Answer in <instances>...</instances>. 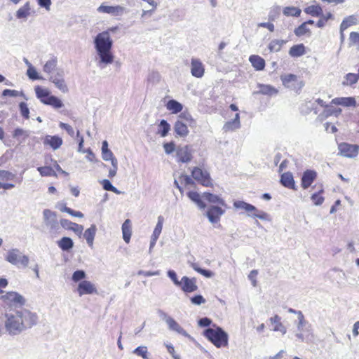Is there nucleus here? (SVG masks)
Instances as JSON below:
<instances>
[{
  "mask_svg": "<svg viewBox=\"0 0 359 359\" xmlns=\"http://www.w3.org/2000/svg\"><path fill=\"white\" fill-rule=\"evenodd\" d=\"M5 328L11 334H18L32 328L38 323V316L28 309L7 312L5 314Z\"/></svg>",
  "mask_w": 359,
  "mask_h": 359,
  "instance_id": "nucleus-1",
  "label": "nucleus"
},
{
  "mask_svg": "<svg viewBox=\"0 0 359 359\" xmlns=\"http://www.w3.org/2000/svg\"><path fill=\"white\" fill-rule=\"evenodd\" d=\"M96 50L100 55V61L105 64L113 62L114 56L111 52L112 40L107 31L99 33L95 39Z\"/></svg>",
  "mask_w": 359,
  "mask_h": 359,
  "instance_id": "nucleus-2",
  "label": "nucleus"
},
{
  "mask_svg": "<svg viewBox=\"0 0 359 359\" xmlns=\"http://www.w3.org/2000/svg\"><path fill=\"white\" fill-rule=\"evenodd\" d=\"M317 105H319L323 109V111L319 114L320 121H323L330 116L334 115L337 113L335 108L332 105L325 104V102L320 99H318L315 102H306L302 106V113L304 114H308L311 111H313L315 114H317L320 111V109L318 108Z\"/></svg>",
  "mask_w": 359,
  "mask_h": 359,
  "instance_id": "nucleus-3",
  "label": "nucleus"
},
{
  "mask_svg": "<svg viewBox=\"0 0 359 359\" xmlns=\"http://www.w3.org/2000/svg\"><path fill=\"white\" fill-rule=\"evenodd\" d=\"M214 328H208L204 330L203 336L208 339L217 348L228 346L229 337L221 327L214 326Z\"/></svg>",
  "mask_w": 359,
  "mask_h": 359,
  "instance_id": "nucleus-4",
  "label": "nucleus"
},
{
  "mask_svg": "<svg viewBox=\"0 0 359 359\" xmlns=\"http://www.w3.org/2000/svg\"><path fill=\"white\" fill-rule=\"evenodd\" d=\"M2 306L9 310L13 308L23 306L26 303L25 298L17 292L9 291L0 297Z\"/></svg>",
  "mask_w": 359,
  "mask_h": 359,
  "instance_id": "nucleus-5",
  "label": "nucleus"
},
{
  "mask_svg": "<svg viewBox=\"0 0 359 359\" xmlns=\"http://www.w3.org/2000/svg\"><path fill=\"white\" fill-rule=\"evenodd\" d=\"M191 177L205 187H212V180L208 170L202 169L200 167H194L191 170Z\"/></svg>",
  "mask_w": 359,
  "mask_h": 359,
  "instance_id": "nucleus-6",
  "label": "nucleus"
},
{
  "mask_svg": "<svg viewBox=\"0 0 359 359\" xmlns=\"http://www.w3.org/2000/svg\"><path fill=\"white\" fill-rule=\"evenodd\" d=\"M281 81L283 86L296 93L302 90L304 86L303 80L295 74H288L281 76Z\"/></svg>",
  "mask_w": 359,
  "mask_h": 359,
  "instance_id": "nucleus-7",
  "label": "nucleus"
},
{
  "mask_svg": "<svg viewBox=\"0 0 359 359\" xmlns=\"http://www.w3.org/2000/svg\"><path fill=\"white\" fill-rule=\"evenodd\" d=\"M233 206L237 209H243L249 213V215L257 217L262 219L266 218V213L258 211L256 207L242 201H236L233 203Z\"/></svg>",
  "mask_w": 359,
  "mask_h": 359,
  "instance_id": "nucleus-8",
  "label": "nucleus"
},
{
  "mask_svg": "<svg viewBox=\"0 0 359 359\" xmlns=\"http://www.w3.org/2000/svg\"><path fill=\"white\" fill-rule=\"evenodd\" d=\"M6 259L14 265H21L22 266L26 267L29 264V258L25 255H22L18 250H10Z\"/></svg>",
  "mask_w": 359,
  "mask_h": 359,
  "instance_id": "nucleus-9",
  "label": "nucleus"
},
{
  "mask_svg": "<svg viewBox=\"0 0 359 359\" xmlns=\"http://www.w3.org/2000/svg\"><path fill=\"white\" fill-rule=\"evenodd\" d=\"M194 151L190 145L178 147L176 149L177 162L187 163L193 159Z\"/></svg>",
  "mask_w": 359,
  "mask_h": 359,
  "instance_id": "nucleus-10",
  "label": "nucleus"
},
{
  "mask_svg": "<svg viewBox=\"0 0 359 359\" xmlns=\"http://www.w3.org/2000/svg\"><path fill=\"white\" fill-rule=\"evenodd\" d=\"M97 11L100 13L109 14L114 17L121 16L126 13V8L120 5L106 6L102 4L97 8Z\"/></svg>",
  "mask_w": 359,
  "mask_h": 359,
  "instance_id": "nucleus-11",
  "label": "nucleus"
},
{
  "mask_svg": "<svg viewBox=\"0 0 359 359\" xmlns=\"http://www.w3.org/2000/svg\"><path fill=\"white\" fill-rule=\"evenodd\" d=\"M338 149L341 155L345 157L353 158L358 154L359 146L357 144L341 143L338 145Z\"/></svg>",
  "mask_w": 359,
  "mask_h": 359,
  "instance_id": "nucleus-12",
  "label": "nucleus"
},
{
  "mask_svg": "<svg viewBox=\"0 0 359 359\" xmlns=\"http://www.w3.org/2000/svg\"><path fill=\"white\" fill-rule=\"evenodd\" d=\"M178 287L186 293L194 292L198 290L196 279L195 278H190L187 276L182 278Z\"/></svg>",
  "mask_w": 359,
  "mask_h": 359,
  "instance_id": "nucleus-13",
  "label": "nucleus"
},
{
  "mask_svg": "<svg viewBox=\"0 0 359 359\" xmlns=\"http://www.w3.org/2000/svg\"><path fill=\"white\" fill-rule=\"evenodd\" d=\"M77 292L79 296H83L85 294H97V290L95 285L90 281L82 280L78 285Z\"/></svg>",
  "mask_w": 359,
  "mask_h": 359,
  "instance_id": "nucleus-14",
  "label": "nucleus"
},
{
  "mask_svg": "<svg viewBox=\"0 0 359 359\" xmlns=\"http://www.w3.org/2000/svg\"><path fill=\"white\" fill-rule=\"evenodd\" d=\"M191 75L196 78H201L205 74V66L199 59H191Z\"/></svg>",
  "mask_w": 359,
  "mask_h": 359,
  "instance_id": "nucleus-15",
  "label": "nucleus"
},
{
  "mask_svg": "<svg viewBox=\"0 0 359 359\" xmlns=\"http://www.w3.org/2000/svg\"><path fill=\"white\" fill-rule=\"evenodd\" d=\"M225 210L219 206H210L207 210L206 215L211 223H217Z\"/></svg>",
  "mask_w": 359,
  "mask_h": 359,
  "instance_id": "nucleus-16",
  "label": "nucleus"
},
{
  "mask_svg": "<svg viewBox=\"0 0 359 359\" xmlns=\"http://www.w3.org/2000/svg\"><path fill=\"white\" fill-rule=\"evenodd\" d=\"M317 177V173L312 170H306L302 177L301 185L303 189L309 188Z\"/></svg>",
  "mask_w": 359,
  "mask_h": 359,
  "instance_id": "nucleus-17",
  "label": "nucleus"
},
{
  "mask_svg": "<svg viewBox=\"0 0 359 359\" xmlns=\"http://www.w3.org/2000/svg\"><path fill=\"white\" fill-rule=\"evenodd\" d=\"M60 222L61 226L65 229L72 230L78 234H81L83 232V227L82 225L72 222L67 219H62Z\"/></svg>",
  "mask_w": 359,
  "mask_h": 359,
  "instance_id": "nucleus-18",
  "label": "nucleus"
},
{
  "mask_svg": "<svg viewBox=\"0 0 359 359\" xmlns=\"http://www.w3.org/2000/svg\"><path fill=\"white\" fill-rule=\"evenodd\" d=\"M50 81L53 82L55 86L62 93H67L68 88L62 77V75L57 73V74L50 77Z\"/></svg>",
  "mask_w": 359,
  "mask_h": 359,
  "instance_id": "nucleus-19",
  "label": "nucleus"
},
{
  "mask_svg": "<svg viewBox=\"0 0 359 359\" xmlns=\"http://www.w3.org/2000/svg\"><path fill=\"white\" fill-rule=\"evenodd\" d=\"M62 142V138L57 135H46L43 140V144L50 146L54 150L60 148Z\"/></svg>",
  "mask_w": 359,
  "mask_h": 359,
  "instance_id": "nucleus-20",
  "label": "nucleus"
},
{
  "mask_svg": "<svg viewBox=\"0 0 359 359\" xmlns=\"http://www.w3.org/2000/svg\"><path fill=\"white\" fill-rule=\"evenodd\" d=\"M102 157L106 161H110L111 165H114L117 162L112 151L108 148V142L106 140L103 141L102 144Z\"/></svg>",
  "mask_w": 359,
  "mask_h": 359,
  "instance_id": "nucleus-21",
  "label": "nucleus"
},
{
  "mask_svg": "<svg viewBox=\"0 0 359 359\" xmlns=\"http://www.w3.org/2000/svg\"><path fill=\"white\" fill-rule=\"evenodd\" d=\"M252 66L257 71H262L264 69L266 63L265 60L259 55H252L249 57Z\"/></svg>",
  "mask_w": 359,
  "mask_h": 359,
  "instance_id": "nucleus-22",
  "label": "nucleus"
},
{
  "mask_svg": "<svg viewBox=\"0 0 359 359\" xmlns=\"http://www.w3.org/2000/svg\"><path fill=\"white\" fill-rule=\"evenodd\" d=\"M174 130L177 136L182 137H187L189 132L187 124L182 121H177L175 123Z\"/></svg>",
  "mask_w": 359,
  "mask_h": 359,
  "instance_id": "nucleus-23",
  "label": "nucleus"
},
{
  "mask_svg": "<svg viewBox=\"0 0 359 359\" xmlns=\"http://www.w3.org/2000/svg\"><path fill=\"white\" fill-rule=\"evenodd\" d=\"M123 238L126 243H129L132 235V224L129 219L125 220L122 224Z\"/></svg>",
  "mask_w": 359,
  "mask_h": 359,
  "instance_id": "nucleus-24",
  "label": "nucleus"
},
{
  "mask_svg": "<svg viewBox=\"0 0 359 359\" xmlns=\"http://www.w3.org/2000/svg\"><path fill=\"white\" fill-rule=\"evenodd\" d=\"M34 90L37 98L45 104L46 101H48L49 97L51 96L49 90L40 86H36Z\"/></svg>",
  "mask_w": 359,
  "mask_h": 359,
  "instance_id": "nucleus-25",
  "label": "nucleus"
},
{
  "mask_svg": "<svg viewBox=\"0 0 359 359\" xmlns=\"http://www.w3.org/2000/svg\"><path fill=\"white\" fill-rule=\"evenodd\" d=\"M282 184L289 189L295 190V183L292 173L287 172L283 173L280 177Z\"/></svg>",
  "mask_w": 359,
  "mask_h": 359,
  "instance_id": "nucleus-26",
  "label": "nucleus"
},
{
  "mask_svg": "<svg viewBox=\"0 0 359 359\" xmlns=\"http://www.w3.org/2000/svg\"><path fill=\"white\" fill-rule=\"evenodd\" d=\"M187 195L200 209H205L206 208V204L202 201L201 196L197 191H190L187 192Z\"/></svg>",
  "mask_w": 359,
  "mask_h": 359,
  "instance_id": "nucleus-27",
  "label": "nucleus"
},
{
  "mask_svg": "<svg viewBox=\"0 0 359 359\" xmlns=\"http://www.w3.org/2000/svg\"><path fill=\"white\" fill-rule=\"evenodd\" d=\"M203 197L210 203H217L223 207L226 206L225 201L222 198L210 192H204Z\"/></svg>",
  "mask_w": 359,
  "mask_h": 359,
  "instance_id": "nucleus-28",
  "label": "nucleus"
},
{
  "mask_svg": "<svg viewBox=\"0 0 359 359\" xmlns=\"http://www.w3.org/2000/svg\"><path fill=\"white\" fill-rule=\"evenodd\" d=\"M163 222H164L163 217L161 215L158 216L156 226V227L153 231L152 236H151V244H155L156 241L159 238V236H160L162 229H163Z\"/></svg>",
  "mask_w": 359,
  "mask_h": 359,
  "instance_id": "nucleus-29",
  "label": "nucleus"
},
{
  "mask_svg": "<svg viewBox=\"0 0 359 359\" xmlns=\"http://www.w3.org/2000/svg\"><path fill=\"white\" fill-rule=\"evenodd\" d=\"M306 47L303 43L292 46L289 50V55L292 57H298L306 53Z\"/></svg>",
  "mask_w": 359,
  "mask_h": 359,
  "instance_id": "nucleus-30",
  "label": "nucleus"
},
{
  "mask_svg": "<svg viewBox=\"0 0 359 359\" xmlns=\"http://www.w3.org/2000/svg\"><path fill=\"white\" fill-rule=\"evenodd\" d=\"M240 126V114L239 113H236L233 120L228 121L224 124V130L226 132L233 131L236 129L239 128Z\"/></svg>",
  "mask_w": 359,
  "mask_h": 359,
  "instance_id": "nucleus-31",
  "label": "nucleus"
},
{
  "mask_svg": "<svg viewBox=\"0 0 359 359\" xmlns=\"http://www.w3.org/2000/svg\"><path fill=\"white\" fill-rule=\"evenodd\" d=\"M359 23V19L354 15H350L345 18L340 26V32L342 34L343 32L351 26L355 25Z\"/></svg>",
  "mask_w": 359,
  "mask_h": 359,
  "instance_id": "nucleus-32",
  "label": "nucleus"
},
{
  "mask_svg": "<svg viewBox=\"0 0 359 359\" xmlns=\"http://www.w3.org/2000/svg\"><path fill=\"white\" fill-rule=\"evenodd\" d=\"M31 14V4L29 1H27L16 12V17L18 19L26 18Z\"/></svg>",
  "mask_w": 359,
  "mask_h": 359,
  "instance_id": "nucleus-33",
  "label": "nucleus"
},
{
  "mask_svg": "<svg viewBox=\"0 0 359 359\" xmlns=\"http://www.w3.org/2000/svg\"><path fill=\"white\" fill-rule=\"evenodd\" d=\"M304 12L311 16L318 17L323 14V9L320 5L313 4L305 8Z\"/></svg>",
  "mask_w": 359,
  "mask_h": 359,
  "instance_id": "nucleus-34",
  "label": "nucleus"
},
{
  "mask_svg": "<svg viewBox=\"0 0 359 359\" xmlns=\"http://www.w3.org/2000/svg\"><path fill=\"white\" fill-rule=\"evenodd\" d=\"M166 108L172 114H177L182 110V104L175 100H169L166 104Z\"/></svg>",
  "mask_w": 359,
  "mask_h": 359,
  "instance_id": "nucleus-35",
  "label": "nucleus"
},
{
  "mask_svg": "<svg viewBox=\"0 0 359 359\" xmlns=\"http://www.w3.org/2000/svg\"><path fill=\"white\" fill-rule=\"evenodd\" d=\"M96 226L93 224L84 232V237L90 246H93V241L96 233Z\"/></svg>",
  "mask_w": 359,
  "mask_h": 359,
  "instance_id": "nucleus-36",
  "label": "nucleus"
},
{
  "mask_svg": "<svg viewBox=\"0 0 359 359\" xmlns=\"http://www.w3.org/2000/svg\"><path fill=\"white\" fill-rule=\"evenodd\" d=\"M280 320V318L278 315H275L273 317L270 318V322L273 325V331H279L283 333H285V327L282 324Z\"/></svg>",
  "mask_w": 359,
  "mask_h": 359,
  "instance_id": "nucleus-37",
  "label": "nucleus"
},
{
  "mask_svg": "<svg viewBox=\"0 0 359 359\" xmlns=\"http://www.w3.org/2000/svg\"><path fill=\"white\" fill-rule=\"evenodd\" d=\"M57 245L61 250L67 251L73 248L74 243L70 238L62 237L57 241Z\"/></svg>",
  "mask_w": 359,
  "mask_h": 359,
  "instance_id": "nucleus-38",
  "label": "nucleus"
},
{
  "mask_svg": "<svg viewBox=\"0 0 359 359\" xmlns=\"http://www.w3.org/2000/svg\"><path fill=\"white\" fill-rule=\"evenodd\" d=\"M259 93L266 95H273L278 93V90L270 85L261 84L259 86Z\"/></svg>",
  "mask_w": 359,
  "mask_h": 359,
  "instance_id": "nucleus-39",
  "label": "nucleus"
},
{
  "mask_svg": "<svg viewBox=\"0 0 359 359\" xmlns=\"http://www.w3.org/2000/svg\"><path fill=\"white\" fill-rule=\"evenodd\" d=\"M170 130V125L165 121L161 120L158 125L157 133L161 137H165Z\"/></svg>",
  "mask_w": 359,
  "mask_h": 359,
  "instance_id": "nucleus-40",
  "label": "nucleus"
},
{
  "mask_svg": "<svg viewBox=\"0 0 359 359\" xmlns=\"http://www.w3.org/2000/svg\"><path fill=\"white\" fill-rule=\"evenodd\" d=\"M294 34L298 36H302L304 35L310 36L311 34V32L310 29L308 27V26L306 25V23L301 24L299 27L295 28L294 30Z\"/></svg>",
  "mask_w": 359,
  "mask_h": 359,
  "instance_id": "nucleus-41",
  "label": "nucleus"
},
{
  "mask_svg": "<svg viewBox=\"0 0 359 359\" xmlns=\"http://www.w3.org/2000/svg\"><path fill=\"white\" fill-rule=\"evenodd\" d=\"M283 13L285 16L299 17L301 15L302 11L297 7L287 6L283 8Z\"/></svg>",
  "mask_w": 359,
  "mask_h": 359,
  "instance_id": "nucleus-42",
  "label": "nucleus"
},
{
  "mask_svg": "<svg viewBox=\"0 0 359 359\" xmlns=\"http://www.w3.org/2000/svg\"><path fill=\"white\" fill-rule=\"evenodd\" d=\"M37 170L42 177H57L55 171L50 166H41Z\"/></svg>",
  "mask_w": 359,
  "mask_h": 359,
  "instance_id": "nucleus-43",
  "label": "nucleus"
},
{
  "mask_svg": "<svg viewBox=\"0 0 359 359\" xmlns=\"http://www.w3.org/2000/svg\"><path fill=\"white\" fill-rule=\"evenodd\" d=\"M338 105L355 107L356 106V101L355 98L352 97H340L338 98Z\"/></svg>",
  "mask_w": 359,
  "mask_h": 359,
  "instance_id": "nucleus-44",
  "label": "nucleus"
},
{
  "mask_svg": "<svg viewBox=\"0 0 359 359\" xmlns=\"http://www.w3.org/2000/svg\"><path fill=\"white\" fill-rule=\"evenodd\" d=\"M57 67V59L52 58L48 60L43 66V71L48 74L53 72Z\"/></svg>",
  "mask_w": 359,
  "mask_h": 359,
  "instance_id": "nucleus-45",
  "label": "nucleus"
},
{
  "mask_svg": "<svg viewBox=\"0 0 359 359\" xmlns=\"http://www.w3.org/2000/svg\"><path fill=\"white\" fill-rule=\"evenodd\" d=\"M45 104L50 105L55 109H60L63 107L62 101L54 95H51Z\"/></svg>",
  "mask_w": 359,
  "mask_h": 359,
  "instance_id": "nucleus-46",
  "label": "nucleus"
},
{
  "mask_svg": "<svg viewBox=\"0 0 359 359\" xmlns=\"http://www.w3.org/2000/svg\"><path fill=\"white\" fill-rule=\"evenodd\" d=\"M284 43V41L277 39L273 40L269 44V49L271 52L279 51Z\"/></svg>",
  "mask_w": 359,
  "mask_h": 359,
  "instance_id": "nucleus-47",
  "label": "nucleus"
},
{
  "mask_svg": "<svg viewBox=\"0 0 359 359\" xmlns=\"http://www.w3.org/2000/svg\"><path fill=\"white\" fill-rule=\"evenodd\" d=\"M177 121L187 123L190 126L195 123V120L189 112H182L179 116Z\"/></svg>",
  "mask_w": 359,
  "mask_h": 359,
  "instance_id": "nucleus-48",
  "label": "nucleus"
},
{
  "mask_svg": "<svg viewBox=\"0 0 359 359\" xmlns=\"http://www.w3.org/2000/svg\"><path fill=\"white\" fill-rule=\"evenodd\" d=\"M15 178V175L4 170H0V180L4 182L12 181Z\"/></svg>",
  "mask_w": 359,
  "mask_h": 359,
  "instance_id": "nucleus-49",
  "label": "nucleus"
},
{
  "mask_svg": "<svg viewBox=\"0 0 359 359\" xmlns=\"http://www.w3.org/2000/svg\"><path fill=\"white\" fill-rule=\"evenodd\" d=\"M60 210L62 212H67L74 217H79V218L83 217V214L81 212L75 211V210L71 209L70 208L67 207L66 205H63L60 208Z\"/></svg>",
  "mask_w": 359,
  "mask_h": 359,
  "instance_id": "nucleus-50",
  "label": "nucleus"
},
{
  "mask_svg": "<svg viewBox=\"0 0 359 359\" xmlns=\"http://www.w3.org/2000/svg\"><path fill=\"white\" fill-rule=\"evenodd\" d=\"M323 192V189H320L318 193H315L311 196V200L313 201L315 205H320L323 203L324 201V198L322 196V193Z\"/></svg>",
  "mask_w": 359,
  "mask_h": 359,
  "instance_id": "nucleus-51",
  "label": "nucleus"
},
{
  "mask_svg": "<svg viewBox=\"0 0 359 359\" xmlns=\"http://www.w3.org/2000/svg\"><path fill=\"white\" fill-rule=\"evenodd\" d=\"M43 217L46 224H48L50 222V220L55 221L56 218V214L54 212L48 209H46L43 212Z\"/></svg>",
  "mask_w": 359,
  "mask_h": 359,
  "instance_id": "nucleus-52",
  "label": "nucleus"
},
{
  "mask_svg": "<svg viewBox=\"0 0 359 359\" xmlns=\"http://www.w3.org/2000/svg\"><path fill=\"white\" fill-rule=\"evenodd\" d=\"M133 353L144 359H148V351L146 346H138L133 351Z\"/></svg>",
  "mask_w": 359,
  "mask_h": 359,
  "instance_id": "nucleus-53",
  "label": "nucleus"
},
{
  "mask_svg": "<svg viewBox=\"0 0 359 359\" xmlns=\"http://www.w3.org/2000/svg\"><path fill=\"white\" fill-rule=\"evenodd\" d=\"M86 275L84 271L77 270L72 274V280L75 283L79 282L86 278Z\"/></svg>",
  "mask_w": 359,
  "mask_h": 359,
  "instance_id": "nucleus-54",
  "label": "nucleus"
},
{
  "mask_svg": "<svg viewBox=\"0 0 359 359\" xmlns=\"http://www.w3.org/2000/svg\"><path fill=\"white\" fill-rule=\"evenodd\" d=\"M349 40H350L351 45L359 48V33L358 32H351Z\"/></svg>",
  "mask_w": 359,
  "mask_h": 359,
  "instance_id": "nucleus-55",
  "label": "nucleus"
},
{
  "mask_svg": "<svg viewBox=\"0 0 359 359\" xmlns=\"http://www.w3.org/2000/svg\"><path fill=\"white\" fill-rule=\"evenodd\" d=\"M19 107H20L21 115L25 119H28L29 118V110L27 107V104L25 102H22L20 103Z\"/></svg>",
  "mask_w": 359,
  "mask_h": 359,
  "instance_id": "nucleus-56",
  "label": "nucleus"
},
{
  "mask_svg": "<svg viewBox=\"0 0 359 359\" xmlns=\"http://www.w3.org/2000/svg\"><path fill=\"white\" fill-rule=\"evenodd\" d=\"M179 180L181 184H184V186L195 185L194 181L189 175H181L179 177Z\"/></svg>",
  "mask_w": 359,
  "mask_h": 359,
  "instance_id": "nucleus-57",
  "label": "nucleus"
},
{
  "mask_svg": "<svg viewBox=\"0 0 359 359\" xmlns=\"http://www.w3.org/2000/svg\"><path fill=\"white\" fill-rule=\"evenodd\" d=\"M359 78L355 74L349 73L346 76L345 83L347 85H353L358 81Z\"/></svg>",
  "mask_w": 359,
  "mask_h": 359,
  "instance_id": "nucleus-58",
  "label": "nucleus"
},
{
  "mask_svg": "<svg viewBox=\"0 0 359 359\" xmlns=\"http://www.w3.org/2000/svg\"><path fill=\"white\" fill-rule=\"evenodd\" d=\"M101 184H102V185L103 187V189L104 190H106V191H111L114 192V193H117L118 192L117 189L111 184L109 180H103L101 182Z\"/></svg>",
  "mask_w": 359,
  "mask_h": 359,
  "instance_id": "nucleus-59",
  "label": "nucleus"
},
{
  "mask_svg": "<svg viewBox=\"0 0 359 359\" xmlns=\"http://www.w3.org/2000/svg\"><path fill=\"white\" fill-rule=\"evenodd\" d=\"M59 126L62 129L65 130L66 132L68 133V135H70L71 137H74V136L75 131H74L73 127L72 126H70L69 124H67V123H63V122H60L59 123Z\"/></svg>",
  "mask_w": 359,
  "mask_h": 359,
  "instance_id": "nucleus-60",
  "label": "nucleus"
},
{
  "mask_svg": "<svg viewBox=\"0 0 359 359\" xmlns=\"http://www.w3.org/2000/svg\"><path fill=\"white\" fill-rule=\"evenodd\" d=\"M27 74L29 76V78L32 80L41 79V77L39 76L38 73H37L36 70L35 69V68L31 65L29 67V68L27 69Z\"/></svg>",
  "mask_w": 359,
  "mask_h": 359,
  "instance_id": "nucleus-61",
  "label": "nucleus"
},
{
  "mask_svg": "<svg viewBox=\"0 0 359 359\" xmlns=\"http://www.w3.org/2000/svg\"><path fill=\"white\" fill-rule=\"evenodd\" d=\"M163 148H164L165 152L167 154H170L171 153H172L175 151V144L173 142L164 143Z\"/></svg>",
  "mask_w": 359,
  "mask_h": 359,
  "instance_id": "nucleus-62",
  "label": "nucleus"
},
{
  "mask_svg": "<svg viewBox=\"0 0 359 359\" xmlns=\"http://www.w3.org/2000/svg\"><path fill=\"white\" fill-rule=\"evenodd\" d=\"M190 300L193 304H196V305H200V304H204L205 302V299L201 294H198V295H196V296L191 297Z\"/></svg>",
  "mask_w": 359,
  "mask_h": 359,
  "instance_id": "nucleus-63",
  "label": "nucleus"
},
{
  "mask_svg": "<svg viewBox=\"0 0 359 359\" xmlns=\"http://www.w3.org/2000/svg\"><path fill=\"white\" fill-rule=\"evenodd\" d=\"M168 276L172 280V281L174 283L175 285L179 286L180 280H178L177 273L174 271L169 270L168 271Z\"/></svg>",
  "mask_w": 359,
  "mask_h": 359,
  "instance_id": "nucleus-64",
  "label": "nucleus"
}]
</instances>
